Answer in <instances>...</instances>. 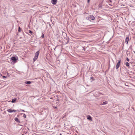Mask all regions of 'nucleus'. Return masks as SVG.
<instances>
[{"instance_id":"obj_22","label":"nucleus","mask_w":135,"mask_h":135,"mask_svg":"<svg viewBox=\"0 0 135 135\" xmlns=\"http://www.w3.org/2000/svg\"><path fill=\"white\" fill-rule=\"evenodd\" d=\"M2 77L3 78H6L7 77V76H3Z\"/></svg>"},{"instance_id":"obj_6","label":"nucleus","mask_w":135,"mask_h":135,"mask_svg":"<svg viewBox=\"0 0 135 135\" xmlns=\"http://www.w3.org/2000/svg\"><path fill=\"white\" fill-rule=\"evenodd\" d=\"M89 18L90 19L92 20H94L95 19V17L93 15H90Z\"/></svg>"},{"instance_id":"obj_13","label":"nucleus","mask_w":135,"mask_h":135,"mask_svg":"<svg viewBox=\"0 0 135 135\" xmlns=\"http://www.w3.org/2000/svg\"><path fill=\"white\" fill-rule=\"evenodd\" d=\"M21 28L20 26H19L18 27V31L19 32H21Z\"/></svg>"},{"instance_id":"obj_3","label":"nucleus","mask_w":135,"mask_h":135,"mask_svg":"<svg viewBox=\"0 0 135 135\" xmlns=\"http://www.w3.org/2000/svg\"><path fill=\"white\" fill-rule=\"evenodd\" d=\"M121 62V60H119L118 62L117 63L116 66L115 67L116 69H118L120 66V63Z\"/></svg>"},{"instance_id":"obj_17","label":"nucleus","mask_w":135,"mask_h":135,"mask_svg":"<svg viewBox=\"0 0 135 135\" xmlns=\"http://www.w3.org/2000/svg\"><path fill=\"white\" fill-rule=\"evenodd\" d=\"M69 38H68V39L67 41V42H66V44H67L69 42Z\"/></svg>"},{"instance_id":"obj_26","label":"nucleus","mask_w":135,"mask_h":135,"mask_svg":"<svg viewBox=\"0 0 135 135\" xmlns=\"http://www.w3.org/2000/svg\"><path fill=\"white\" fill-rule=\"evenodd\" d=\"M57 101H59V100L58 99H57Z\"/></svg>"},{"instance_id":"obj_19","label":"nucleus","mask_w":135,"mask_h":135,"mask_svg":"<svg viewBox=\"0 0 135 135\" xmlns=\"http://www.w3.org/2000/svg\"><path fill=\"white\" fill-rule=\"evenodd\" d=\"M23 116L24 117V118H26V115L24 114H23Z\"/></svg>"},{"instance_id":"obj_16","label":"nucleus","mask_w":135,"mask_h":135,"mask_svg":"<svg viewBox=\"0 0 135 135\" xmlns=\"http://www.w3.org/2000/svg\"><path fill=\"white\" fill-rule=\"evenodd\" d=\"M28 32L29 33L31 34V35H32V33H33V32L32 31H31L30 30H29L28 31Z\"/></svg>"},{"instance_id":"obj_33","label":"nucleus","mask_w":135,"mask_h":135,"mask_svg":"<svg viewBox=\"0 0 135 135\" xmlns=\"http://www.w3.org/2000/svg\"><path fill=\"white\" fill-rule=\"evenodd\" d=\"M20 125H21V124H20Z\"/></svg>"},{"instance_id":"obj_20","label":"nucleus","mask_w":135,"mask_h":135,"mask_svg":"<svg viewBox=\"0 0 135 135\" xmlns=\"http://www.w3.org/2000/svg\"><path fill=\"white\" fill-rule=\"evenodd\" d=\"M126 60L128 61H129V59L128 57L127 58Z\"/></svg>"},{"instance_id":"obj_8","label":"nucleus","mask_w":135,"mask_h":135,"mask_svg":"<svg viewBox=\"0 0 135 135\" xmlns=\"http://www.w3.org/2000/svg\"><path fill=\"white\" fill-rule=\"evenodd\" d=\"M32 82L30 81H27L25 82V84H30Z\"/></svg>"},{"instance_id":"obj_32","label":"nucleus","mask_w":135,"mask_h":135,"mask_svg":"<svg viewBox=\"0 0 135 135\" xmlns=\"http://www.w3.org/2000/svg\"><path fill=\"white\" fill-rule=\"evenodd\" d=\"M64 117L62 118H63Z\"/></svg>"},{"instance_id":"obj_2","label":"nucleus","mask_w":135,"mask_h":135,"mask_svg":"<svg viewBox=\"0 0 135 135\" xmlns=\"http://www.w3.org/2000/svg\"><path fill=\"white\" fill-rule=\"evenodd\" d=\"M17 57H16L15 56H12L11 58V60H12L14 62H16L17 60Z\"/></svg>"},{"instance_id":"obj_21","label":"nucleus","mask_w":135,"mask_h":135,"mask_svg":"<svg viewBox=\"0 0 135 135\" xmlns=\"http://www.w3.org/2000/svg\"><path fill=\"white\" fill-rule=\"evenodd\" d=\"M89 121H92V119H87Z\"/></svg>"},{"instance_id":"obj_15","label":"nucleus","mask_w":135,"mask_h":135,"mask_svg":"<svg viewBox=\"0 0 135 135\" xmlns=\"http://www.w3.org/2000/svg\"><path fill=\"white\" fill-rule=\"evenodd\" d=\"M15 120L17 122H20V121L18 119H15Z\"/></svg>"},{"instance_id":"obj_28","label":"nucleus","mask_w":135,"mask_h":135,"mask_svg":"<svg viewBox=\"0 0 135 135\" xmlns=\"http://www.w3.org/2000/svg\"><path fill=\"white\" fill-rule=\"evenodd\" d=\"M7 76H9V75H8V74L7 75Z\"/></svg>"},{"instance_id":"obj_10","label":"nucleus","mask_w":135,"mask_h":135,"mask_svg":"<svg viewBox=\"0 0 135 135\" xmlns=\"http://www.w3.org/2000/svg\"><path fill=\"white\" fill-rule=\"evenodd\" d=\"M62 34L64 37H66L67 36V34L65 32H63Z\"/></svg>"},{"instance_id":"obj_27","label":"nucleus","mask_w":135,"mask_h":135,"mask_svg":"<svg viewBox=\"0 0 135 135\" xmlns=\"http://www.w3.org/2000/svg\"><path fill=\"white\" fill-rule=\"evenodd\" d=\"M93 77H90V79H92V78Z\"/></svg>"},{"instance_id":"obj_23","label":"nucleus","mask_w":135,"mask_h":135,"mask_svg":"<svg viewBox=\"0 0 135 135\" xmlns=\"http://www.w3.org/2000/svg\"><path fill=\"white\" fill-rule=\"evenodd\" d=\"M90 1V0H87V2L88 3H89Z\"/></svg>"},{"instance_id":"obj_5","label":"nucleus","mask_w":135,"mask_h":135,"mask_svg":"<svg viewBox=\"0 0 135 135\" xmlns=\"http://www.w3.org/2000/svg\"><path fill=\"white\" fill-rule=\"evenodd\" d=\"M57 0H52L51 3L53 4H55L57 3Z\"/></svg>"},{"instance_id":"obj_7","label":"nucleus","mask_w":135,"mask_h":135,"mask_svg":"<svg viewBox=\"0 0 135 135\" xmlns=\"http://www.w3.org/2000/svg\"><path fill=\"white\" fill-rule=\"evenodd\" d=\"M17 100V99L16 98L13 99H12L11 102L12 103H14Z\"/></svg>"},{"instance_id":"obj_9","label":"nucleus","mask_w":135,"mask_h":135,"mask_svg":"<svg viewBox=\"0 0 135 135\" xmlns=\"http://www.w3.org/2000/svg\"><path fill=\"white\" fill-rule=\"evenodd\" d=\"M129 37H127L125 40V42H127V44H128V42L129 41Z\"/></svg>"},{"instance_id":"obj_11","label":"nucleus","mask_w":135,"mask_h":135,"mask_svg":"<svg viewBox=\"0 0 135 135\" xmlns=\"http://www.w3.org/2000/svg\"><path fill=\"white\" fill-rule=\"evenodd\" d=\"M126 65L127 67H128V68L129 67V64L128 62H126Z\"/></svg>"},{"instance_id":"obj_12","label":"nucleus","mask_w":135,"mask_h":135,"mask_svg":"<svg viewBox=\"0 0 135 135\" xmlns=\"http://www.w3.org/2000/svg\"><path fill=\"white\" fill-rule=\"evenodd\" d=\"M107 103V102L106 101L103 102V103H102L101 104L102 105H105Z\"/></svg>"},{"instance_id":"obj_1","label":"nucleus","mask_w":135,"mask_h":135,"mask_svg":"<svg viewBox=\"0 0 135 135\" xmlns=\"http://www.w3.org/2000/svg\"><path fill=\"white\" fill-rule=\"evenodd\" d=\"M40 52L39 51H37L36 53H35V56L34 57L33 60L34 61H35L37 59V58H38V56L39 55V54Z\"/></svg>"},{"instance_id":"obj_14","label":"nucleus","mask_w":135,"mask_h":135,"mask_svg":"<svg viewBox=\"0 0 135 135\" xmlns=\"http://www.w3.org/2000/svg\"><path fill=\"white\" fill-rule=\"evenodd\" d=\"M42 35L41 36V37L42 38H44V34L43 33H42Z\"/></svg>"},{"instance_id":"obj_30","label":"nucleus","mask_w":135,"mask_h":135,"mask_svg":"<svg viewBox=\"0 0 135 135\" xmlns=\"http://www.w3.org/2000/svg\"><path fill=\"white\" fill-rule=\"evenodd\" d=\"M134 54H135V51L134 52Z\"/></svg>"},{"instance_id":"obj_31","label":"nucleus","mask_w":135,"mask_h":135,"mask_svg":"<svg viewBox=\"0 0 135 135\" xmlns=\"http://www.w3.org/2000/svg\"><path fill=\"white\" fill-rule=\"evenodd\" d=\"M99 94H101V93H99Z\"/></svg>"},{"instance_id":"obj_24","label":"nucleus","mask_w":135,"mask_h":135,"mask_svg":"<svg viewBox=\"0 0 135 135\" xmlns=\"http://www.w3.org/2000/svg\"><path fill=\"white\" fill-rule=\"evenodd\" d=\"M85 47H83V50H85Z\"/></svg>"},{"instance_id":"obj_4","label":"nucleus","mask_w":135,"mask_h":135,"mask_svg":"<svg viewBox=\"0 0 135 135\" xmlns=\"http://www.w3.org/2000/svg\"><path fill=\"white\" fill-rule=\"evenodd\" d=\"M7 111L9 113H12L16 112L17 111L16 110H12L11 109H8L7 110Z\"/></svg>"},{"instance_id":"obj_18","label":"nucleus","mask_w":135,"mask_h":135,"mask_svg":"<svg viewBox=\"0 0 135 135\" xmlns=\"http://www.w3.org/2000/svg\"><path fill=\"white\" fill-rule=\"evenodd\" d=\"M87 118H91L90 115H88L87 116Z\"/></svg>"},{"instance_id":"obj_25","label":"nucleus","mask_w":135,"mask_h":135,"mask_svg":"<svg viewBox=\"0 0 135 135\" xmlns=\"http://www.w3.org/2000/svg\"><path fill=\"white\" fill-rule=\"evenodd\" d=\"M55 108H57V107H54Z\"/></svg>"},{"instance_id":"obj_29","label":"nucleus","mask_w":135,"mask_h":135,"mask_svg":"<svg viewBox=\"0 0 135 135\" xmlns=\"http://www.w3.org/2000/svg\"><path fill=\"white\" fill-rule=\"evenodd\" d=\"M59 135H62L61 134H60Z\"/></svg>"}]
</instances>
